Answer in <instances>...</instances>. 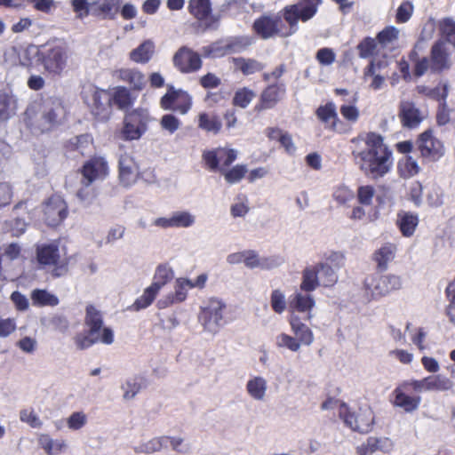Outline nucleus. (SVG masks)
<instances>
[{"label":"nucleus","mask_w":455,"mask_h":455,"mask_svg":"<svg viewBox=\"0 0 455 455\" xmlns=\"http://www.w3.org/2000/svg\"><path fill=\"white\" fill-rule=\"evenodd\" d=\"M247 172V168L245 165L237 164L234 168L229 171L224 170L221 173L224 175L225 180L228 183H236L240 181Z\"/></svg>","instance_id":"nucleus-59"},{"label":"nucleus","mask_w":455,"mask_h":455,"mask_svg":"<svg viewBox=\"0 0 455 455\" xmlns=\"http://www.w3.org/2000/svg\"><path fill=\"white\" fill-rule=\"evenodd\" d=\"M160 126L164 131L169 134H173L177 132L181 125V122L172 114H165L160 119Z\"/></svg>","instance_id":"nucleus-53"},{"label":"nucleus","mask_w":455,"mask_h":455,"mask_svg":"<svg viewBox=\"0 0 455 455\" xmlns=\"http://www.w3.org/2000/svg\"><path fill=\"white\" fill-rule=\"evenodd\" d=\"M20 419L33 428H41L43 426V421L32 409L21 410L20 411Z\"/></svg>","instance_id":"nucleus-55"},{"label":"nucleus","mask_w":455,"mask_h":455,"mask_svg":"<svg viewBox=\"0 0 455 455\" xmlns=\"http://www.w3.org/2000/svg\"><path fill=\"white\" fill-rule=\"evenodd\" d=\"M67 426L70 430H79L87 424V416L83 411L73 412L67 418Z\"/></svg>","instance_id":"nucleus-56"},{"label":"nucleus","mask_w":455,"mask_h":455,"mask_svg":"<svg viewBox=\"0 0 455 455\" xmlns=\"http://www.w3.org/2000/svg\"><path fill=\"white\" fill-rule=\"evenodd\" d=\"M174 66L182 73L196 72L200 69V56L188 47L183 46L173 56Z\"/></svg>","instance_id":"nucleus-13"},{"label":"nucleus","mask_w":455,"mask_h":455,"mask_svg":"<svg viewBox=\"0 0 455 455\" xmlns=\"http://www.w3.org/2000/svg\"><path fill=\"white\" fill-rule=\"evenodd\" d=\"M399 169L401 175L404 178L412 177L419 172L418 163L411 156H406L404 160L399 163Z\"/></svg>","instance_id":"nucleus-51"},{"label":"nucleus","mask_w":455,"mask_h":455,"mask_svg":"<svg viewBox=\"0 0 455 455\" xmlns=\"http://www.w3.org/2000/svg\"><path fill=\"white\" fill-rule=\"evenodd\" d=\"M37 443L47 455H59L68 449L64 439H53L48 434H39Z\"/></svg>","instance_id":"nucleus-20"},{"label":"nucleus","mask_w":455,"mask_h":455,"mask_svg":"<svg viewBox=\"0 0 455 455\" xmlns=\"http://www.w3.org/2000/svg\"><path fill=\"white\" fill-rule=\"evenodd\" d=\"M440 31L443 37L455 46V22L451 19H444L440 22Z\"/></svg>","instance_id":"nucleus-58"},{"label":"nucleus","mask_w":455,"mask_h":455,"mask_svg":"<svg viewBox=\"0 0 455 455\" xmlns=\"http://www.w3.org/2000/svg\"><path fill=\"white\" fill-rule=\"evenodd\" d=\"M392 443L388 438L369 437L366 443L356 448L359 455H371L377 451H387Z\"/></svg>","instance_id":"nucleus-22"},{"label":"nucleus","mask_w":455,"mask_h":455,"mask_svg":"<svg viewBox=\"0 0 455 455\" xmlns=\"http://www.w3.org/2000/svg\"><path fill=\"white\" fill-rule=\"evenodd\" d=\"M220 120L212 114L202 113L198 117V127L208 132L217 134L221 129Z\"/></svg>","instance_id":"nucleus-39"},{"label":"nucleus","mask_w":455,"mask_h":455,"mask_svg":"<svg viewBox=\"0 0 455 455\" xmlns=\"http://www.w3.org/2000/svg\"><path fill=\"white\" fill-rule=\"evenodd\" d=\"M149 114L147 109L137 108L128 112L124 119L120 136L124 140H139L147 131Z\"/></svg>","instance_id":"nucleus-6"},{"label":"nucleus","mask_w":455,"mask_h":455,"mask_svg":"<svg viewBox=\"0 0 455 455\" xmlns=\"http://www.w3.org/2000/svg\"><path fill=\"white\" fill-rule=\"evenodd\" d=\"M271 307L277 314H282L286 308L285 296L280 290H274L270 298Z\"/></svg>","instance_id":"nucleus-62"},{"label":"nucleus","mask_w":455,"mask_h":455,"mask_svg":"<svg viewBox=\"0 0 455 455\" xmlns=\"http://www.w3.org/2000/svg\"><path fill=\"white\" fill-rule=\"evenodd\" d=\"M172 218L173 228H188L196 223V216L188 211L174 212Z\"/></svg>","instance_id":"nucleus-43"},{"label":"nucleus","mask_w":455,"mask_h":455,"mask_svg":"<svg viewBox=\"0 0 455 455\" xmlns=\"http://www.w3.org/2000/svg\"><path fill=\"white\" fill-rule=\"evenodd\" d=\"M154 52L153 42L147 40L130 52V59L137 63H146Z\"/></svg>","instance_id":"nucleus-34"},{"label":"nucleus","mask_w":455,"mask_h":455,"mask_svg":"<svg viewBox=\"0 0 455 455\" xmlns=\"http://www.w3.org/2000/svg\"><path fill=\"white\" fill-rule=\"evenodd\" d=\"M286 94V87L283 83H275L267 86L259 96V101L255 106L256 111H263L274 108L283 100Z\"/></svg>","instance_id":"nucleus-10"},{"label":"nucleus","mask_w":455,"mask_h":455,"mask_svg":"<svg viewBox=\"0 0 455 455\" xmlns=\"http://www.w3.org/2000/svg\"><path fill=\"white\" fill-rule=\"evenodd\" d=\"M412 388L417 392L422 391H446L452 387L450 379L443 375H435L425 378L421 380H414L411 383Z\"/></svg>","instance_id":"nucleus-17"},{"label":"nucleus","mask_w":455,"mask_h":455,"mask_svg":"<svg viewBox=\"0 0 455 455\" xmlns=\"http://www.w3.org/2000/svg\"><path fill=\"white\" fill-rule=\"evenodd\" d=\"M82 187L77 190L76 196L85 205H90L96 198V191L92 184H87L86 180H81Z\"/></svg>","instance_id":"nucleus-48"},{"label":"nucleus","mask_w":455,"mask_h":455,"mask_svg":"<svg viewBox=\"0 0 455 455\" xmlns=\"http://www.w3.org/2000/svg\"><path fill=\"white\" fill-rule=\"evenodd\" d=\"M399 116L403 126L416 128L423 120V116L413 103L403 101L400 105Z\"/></svg>","instance_id":"nucleus-19"},{"label":"nucleus","mask_w":455,"mask_h":455,"mask_svg":"<svg viewBox=\"0 0 455 455\" xmlns=\"http://www.w3.org/2000/svg\"><path fill=\"white\" fill-rule=\"evenodd\" d=\"M316 116L327 127L335 128L338 115L334 103L329 102L324 106L319 107L316 110Z\"/></svg>","instance_id":"nucleus-35"},{"label":"nucleus","mask_w":455,"mask_h":455,"mask_svg":"<svg viewBox=\"0 0 455 455\" xmlns=\"http://www.w3.org/2000/svg\"><path fill=\"white\" fill-rule=\"evenodd\" d=\"M108 164L103 158H93L84 165L82 179L86 180L87 184H92L93 181L104 179L108 175Z\"/></svg>","instance_id":"nucleus-18"},{"label":"nucleus","mask_w":455,"mask_h":455,"mask_svg":"<svg viewBox=\"0 0 455 455\" xmlns=\"http://www.w3.org/2000/svg\"><path fill=\"white\" fill-rule=\"evenodd\" d=\"M114 76L119 80L129 83L136 90H141L146 84L144 75L137 69L121 68L115 71Z\"/></svg>","instance_id":"nucleus-23"},{"label":"nucleus","mask_w":455,"mask_h":455,"mask_svg":"<svg viewBox=\"0 0 455 455\" xmlns=\"http://www.w3.org/2000/svg\"><path fill=\"white\" fill-rule=\"evenodd\" d=\"M275 344L278 347H285L292 352H297L300 348V343L295 337L286 333H281L275 338Z\"/></svg>","instance_id":"nucleus-52"},{"label":"nucleus","mask_w":455,"mask_h":455,"mask_svg":"<svg viewBox=\"0 0 455 455\" xmlns=\"http://www.w3.org/2000/svg\"><path fill=\"white\" fill-rule=\"evenodd\" d=\"M377 43L371 37L364 38L358 45L357 50L361 58L366 59L371 57L375 51Z\"/></svg>","instance_id":"nucleus-63"},{"label":"nucleus","mask_w":455,"mask_h":455,"mask_svg":"<svg viewBox=\"0 0 455 455\" xmlns=\"http://www.w3.org/2000/svg\"><path fill=\"white\" fill-rule=\"evenodd\" d=\"M188 9L198 20L208 18L212 11L210 0H190Z\"/></svg>","instance_id":"nucleus-42"},{"label":"nucleus","mask_w":455,"mask_h":455,"mask_svg":"<svg viewBox=\"0 0 455 455\" xmlns=\"http://www.w3.org/2000/svg\"><path fill=\"white\" fill-rule=\"evenodd\" d=\"M402 286L403 280L401 276L393 274L386 275L379 274L370 275L364 279L363 283L364 292L371 299L386 296L394 291L401 289Z\"/></svg>","instance_id":"nucleus-5"},{"label":"nucleus","mask_w":455,"mask_h":455,"mask_svg":"<svg viewBox=\"0 0 455 455\" xmlns=\"http://www.w3.org/2000/svg\"><path fill=\"white\" fill-rule=\"evenodd\" d=\"M364 148L354 149L352 154L355 163L366 175L379 178L387 173L391 168L392 152L383 142V138L370 132L364 140Z\"/></svg>","instance_id":"nucleus-2"},{"label":"nucleus","mask_w":455,"mask_h":455,"mask_svg":"<svg viewBox=\"0 0 455 455\" xmlns=\"http://www.w3.org/2000/svg\"><path fill=\"white\" fill-rule=\"evenodd\" d=\"M168 435H162L151 438L147 442H142L133 447L135 453L150 455L161 451L167 447Z\"/></svg>","instance_id":"nucleus-24"},{"label":"nucleus","mask_w":455,"mask_h":455,"mask_svg":"<svg viewBox=\"0 0 455 455\" xmlns=\"http://www.w3.org/2000/svg\"><path fill=\"white\" fill-rule=\"evenodd\" d=\"M395 404L403 408L405 411H412L416 410L419 404L420 398L419 397H412L406 394H404L399 388L395 390Z\"/></svg>","instance_id":"nucleus-40"},{"label":"nucleus","mask_w":455,"mask_h":455,"mask_svg":"<svg viewBox=\"0 0 455 455\" xmlns=\"http://www.w3.org/2000/svg\"><path fill=\"white\" fill-rule=\"evenodd\" d=\"M233 62L235 68L239 69L245 76L259 72L265 68L263 63L254 59L234 58Z\"/></svg>","instance_id":"nucleus-32"},{"label":"nucleus","mask_w":455,"mask_h":455,"mask_svg":"<svg viewBox=\"0 0 455 455\" xmlns=\"http://www.w3.org/2000/svg\"><path fill=\"white\" fill-rule=\"evenodd\" d=\"M256 97V93L246 87L238 90L233 98L234 105L245 108L251 100Z\"/></svg>","instance_id":"nucleus-49"},{"label":"nucleus","mask_w":455,"mask_h":455,"mask_svg":"<svg viewBox=\"0 0 455 455\" xmlns=\"http://www.w3.org/2000/svg\"><path fill=\"white\" fill-rule=\"evenodd\" d=\"M31 299L33 305L39 307H54L59 304V299L54 294L50 293L46 290L41 289H35L32 291Z\"/></svg>","instance_id":"nucleus-37"},{"label":"nucleus","mask_w":455,"mask_h":455,"mask_svg":"<svg viewBox=\"0 0 455 455\" xmlns=\"http://www.w3.org/2000/svg\"><path fill=\"white\" fill-rule=\"evenodd\" d=\"M229 52L232 53L240 52L244 51L248 46L252 44V40L249 36H238L228 39Z\"/></svg>","instance_id":"nucleus-57"},{"label":"nucleus","mask_w":455,"mask_h":455,"mask_svg":"<svg viewBox=\"0 0 455 455\" xmlns=\"http://www.w3.org/2000/svg\"><path fill=\"white\" fill-rule=\"evenodd\" d=\"M332 197L339 205H345L354 198V193L347 187L340 185L334 188Z\"/></svg>","instance_id":"nucleus-54"},{"label":"nucleus","mask_w":455,"mask_h":455,"mask_svg":"<svg viewBox=\"0 0 455 455\" xmlns=\"http://www.w3.org/2000/svg\"><path fill=\"white\" fill-rule=\"evenodd\" d=\"M396 251L395 245L387 243L382 246L375 252V260L378 266L381 268H386L388 262L392 261L395 258Z\"/></svg>","instance_id":"nucleus-44"},{"label":"nucleus","mask_w":455,"mask_h":455,"mask_svg":"<svg viewBox=\"0 0 455 455\" xmlns=\"http://www.w3.org/2000/svg\"><path fill=\"white\" fill-rule=\"evenodd\" d=\"M325 260L324 263H328L337 270L345 265V254L342 251H331L325 254Z\"/></svg>","instance_id":"nucleus-64"},{"label":"nucleus","mask_w":455,"mask_h":455,"mask_svg":"<svg viewBox=\"0 0 455 455\" xmlns=\"http://www.w3.org/2000/svg\"><path fill=\"white\" fill-rule=\"evenodd\" d=\"M111 102L120 109H127L134 101L130 91L123 86H118L110 92Z\"/></svg>","instance_id":"nucleus-31"},{"label":"nucleus","mask_w":455,"mask_h":455,"mask_svg":"<svg viewBox=\"0 0 455 455\" xmlns=\"http://www.w3.org/2000/svg\"><path fill=\"white\" fill-rule=\"evenodd\" d=\"M373 422V411L370 408H360L358 411V420L356 425H353V430L360 433H368Z\"/></svg>","instance_id":"nucleus-36"},{"label":"nucleus","mask_w":455,"mask_h":455,"mask_svg":"<svg viewBox=\"0 0 455 455\" xmlns=\"http://www.w3.org/2000/svg\"><path fill=\"white\" fill-rule=\"evenodd\" d=\"M291 307L299 312H307V319L312 317L310 310L315 306V300L313 297L307 293L295 292L291 299Z\"/></svg>","instance_id":"nucleus-30"},{"label":"nucleus","mask_w":455,"mask_h":455,"mask_svg":"<svg viewBox=\"0 0 455 455\" xmlns=\"http://www.w3.org/2000/svg\"><path fill=\"white\" fill-rule=\"evenodd\" d=\"M431 68L435 71L449 68L451 66L449 53L443 42H437L433 45L431 51Z\"/></svg>","instance_id":"nucleus-21"},{"label":"nucleus","mask_w":455,"mask_h":455,"mask_svg":"<svg viewBox=\"0 0 455 455\" xmlns=\"http://www.w3.org/2000/svg\"><path fill=\"white\" fill-rule=\"evenodd\" d=\"M85 323L89 327L91 336L100 334L103 324L102 315L93 306L86 307Z\"/></svg>","instance_id":"nucleus-33"},{"label":"nucleus","mask_w":455,"mask_h":455,"mask_svg":"<svg viewBox=\"0 0 455 455\" xmlns=\"http://www.w3.org/2000/svg\"><path fill=\"white\" fill-rule=\"evenodd\" d=\"M320 285L317 270L315 266L306 267L302 273V282L300 290L309 292L316 289Z\"/></svg>","instance_id":"nucleus-38"},{"label":"nucleus","mask_w":455,"mask_h":455,"mask_svg":"<svg viewBox=\"0 0 455 455\" xmlns=\"http://www.w3.org/2000/svg\"><path fill=\"white\" fill-rule=\"evenodd\" d=\"M175 291L173 292L174 298L176 300L182 302L187 298V293L189 289H191V280L186 278H179L176 280Z\"/></svg>","instance_id":"nucleus-61"},{"label":"nucleus","mask_w":455,"mask_h":455,"mask_svg":"<svg viewBox=\"0 0 455 455\" xmlns=\"http://www.w3.org/2000/svg\"><path fill=\"white\" fill-rule=\"evenodd\" d=\"M399 30L395 27H387L379 33L378 43L382 47L392 46L398 39Z\"/></svg>","instance_id":"nucleus-47"},{"label":"nucleus","mask_w":455,"mask_h":455,"mask_svg":"<svg viewBox=\"0 0 455 455\" xmlns=\"http://www.w3.org/2000/svg\"><path fill=\"white\" fill-rule=\"evenodd\" d=\"M417 146L422 157L431 161L439 159L444 152L442 142L432 135L430 130L419 135L417 140Z\"/></svg>","instance_id":"nucleus-11"},{"label":"nucleus","mask_w":455,"mask_h":455,"mask_svg":"<svg viewBox=\"0 0 455 455\" xmlns=\"http://www.w3.org/2000/svg\"><path fill=\"white\" fill-rule=\"evenodd\" d=\"M111 94L105 90H95L90 103L92 113L100 121H106L111 115Z\"/></svg>","instance_id":"nucleus-15"},{"label":"nucleus","mask_w":455,"mask_h":455,"mask_svg":"<svg viewBox=\"0 0 455 455\" xmlns=\"http://www.w3.org/2000/svg\"><path fill=\"white\" fill-rule=\"evenodd\" d=\"M15 100L6 92H0V122L5 121L14 114Z\"/></svg>","instance_id":"nucleus-45"},{"label":"nucleus","mask_w":455,"mask_h":455,"mask_svg":"<svg viewBox=\"0 0 455 455\" xmlns=\"http://www.w3.org/2000/svg\"><path fill=\"white\" fill-rule=\"evenodd\" d=\"M173 276L172 270L167 266H159L156 268V274L154 275V282L152 284H156L157 286V290H161V288L170 280H172Z\"/></svg>","instance_id":"nucleus-50"},{"label":"nucleus","mask_w":455,"mask_h":455,"mask_svg":"<svg viewBox=\"0 0 455 455\" xmlns=\"http://www.w3.org/2000/svg\"><path fill=\"white\" fill-rule=\"evenodd\" d=\"M140 176L139 164L134 158L128 155L123 154L118 161V179L124 187L133 185Z\"/></svg>","instance_id":"nucleus-12"},{"label":"nucleus","mask_w":455,"mask_h":455,"mask_svg":"<svg viewBox=\"0 0 455 455\" xmlns=\"http://www.w3.org/2000/svg\"><path fill=\"white\" fill-rule=\"evenodd\" d=\"M290 324L300 346H309L313 343L314 335L312 331L305 323H301L298 317H291Z\"/></svg>","instance_id":"nucleus-27"},{"label":"nucleus","mask_w":455,"mask_h":455,"mask_svg":"<svg viewBox=\"0 0 455 455\" xmlns=\"http://www.w3.org/2000/svg\"><path fill=\"white\" fill-rule=\"evenodd\" d=\"M23 57L27 60L23 65L28 66L33 59H36V61L43 65L44 71L52 75H60L68 66L69 51L66 43L53 41L40 47L28 46Z\"/></svg>","instance_id":"nucleus-3"},{"label":"nucleus","mask_w":455,"mask_h":455,"mask_svg":"<svg viewBox=\"0 0 455 455\" xmlns=\"http://www.w3.org/2000/svg\"><path fill=\"white\" fill-rule=\"evenodd\" d=\"M226 305L221 300L212 298L207 306L203 308L199 321L205 331L216 333L224 325V312Z\"/></svg>","instance_id":"nucleus-8"},{"label":"nucleus","mask_w":455,"mask_h":455,"mask_svg":"<svg viewBox=\"0 0 455 455\" xmlns=\"http://www.w3.org/2000/svg\"><path fill=\"white\" fill-rule=\"evenodd\" d=\"M158 292L159 290H157V286L156 284H151L144 291L143 294L136 299L133 307L136 310L148 307L154 301Z\"/></svg>","instance_id":"nucleus-46"},{"label":"nucleus","mask_w":455,"mask_h":455,"mask_svg":"<svg viewBox=\"0 0 455 455\" xmlns=\"http://www.w3.org/2000/svg\"><path fill=\"white\" fill-rule=\"evenodd\" d=\"M396 224L403 235L410 237L419 224V219L416 214L408 212H401L397 214Z\"/></svg>","instance_id":"nucleus-26"},{"label":"nucleus","mask_w":455,"mask_h":455,"mask_svg":"<svg viewBox=\"0 0 455 455\" xmlns=\"http://www.w3.org/2000/svg\"><path fill=\"white\" fill-rule=\"evenodd\" d=\"M236 158V151L234 149H227L220 148L219 156V170L224 172Z\"/></svg>","instance_id":"nucleus-60"},{"label":"nucleus","mask_w":455,"mask_h":455,"mask_svg":"<svg viewBox=\"0 0 455 455\" xmlns=\"http://www.w3.org/2000/svg\"><path fill=\"white\" fill-rule=\"evenodd\" d=\"M45 222L48 226L55 227L67 217V205L60 196H52L44 208Z\"/></svg>","instance_id":"nucleus-16"},{"label":"nucleus","mask_w":455,"mask_h":455,"mask_svg":"<svg viewBox=\"0 0 455 455\" xmlns=\"http://www.w3.org/2000/svg\"><path fill=\"white\" fill-rule=\"evenodd\" d=\"M228 40L215 42L210 45L202 48L203 55L209 58H220L228 54H231L228 48Z\"/></svg>","instance_id":"nucleus-41"},{"label":"nucleus","mask_w":455,"mask_h":455,"mask_svg":"<svg viewBox=\"0 0 455 455\" xmlns=\"http://www.w3.org/2000/svg\"><path fill=\"white\" fill-rule=\"evenodd\" d=\"M64 115L61 101L57 98H47L37 105L31 124L41 132H49L60 124Z\"/></svg>","instance_id":"nucleus-4"},{"label":"nucleus","mask_w":455,"mask_h":455,"mask_svg":"<svg viewBox=\"0 0 455 455\" xmlns=\"http://www.w3.org/2000/svg\"><path fill=\"white\" fill-rule=\"evenodd\" d=\"M147 387V379L141 375H136L126 379L121 386L124 391L123 398L126 401L133 399L142 388Z\"/></svg>","instance_id":"nucleus-25"},{"label":"nucleus","mask_w":455,"mask_h":455,"mask_svg":"<svg viewBox=\"0 0 455 455\" xmlns=\"http://www.w3.org/2000/svg\"><path fill=\"white\" fill-rule=\"evenodd\" d=\"M317 270L320 285L324 287H331L338 281L337 270H335L328 263H318L315 265Z\"/></svg>","instance_id":"nucleus-29"},{"label":"nucleus","mask_w":455,"mask_h":455,"mask_svg":"<svg viewBox=\"0 0 455 455\" xmlns=\"http://www.w3.org/2000/svg\"><path fill=\"white\" fill-rule=\"evenodd\" d=\"M243 263L250 269L259 268L262 270H270L283 265L284 259L278 255L262 257L255 251L247 250L245 251Z\"/></svg>","instance_id":"nucleus-14"},{"label":"nucleus","mask_w":455,"mask_h":455,"mask_svg":"<svg viewBox=\"0 0 455 455\" xmlns=\"http://www.w3.org/2000/svg\"><path fill=\"white\" fill-rule=\"evenodd\" d=\"M322 0H300L285 6L282 15H264L253 23V30L262 39L274 36L287 37L298 29V21H307L315 14Z\"/></svg>","instance_id":"nucleus-1"},{"label":"nucleus","mask_w":455,"mask_h":455,"mask_svg":"<svg viewBox=\"0 0 455 455\" xmlns=\"http://www.w3.org/2000/svg\"><path fill=\"white\" fill-rule=\"evenodd\" d=\"M36 258L40 265L52 267V275L54 277L62 276L68 272V260L60 255V249L55 243L37 246Z\"/></svg>","instance_id":"nucleus-7"},{"label":"nucleus","mask_w":455,"mask_h":455,"mask_svg":"<svg viewBox=\"0 0 455 455\" xmlns=\"http://www.w3.org/2000/svg\"><path fill=\"white\" fill-rule=\"evenodd\" d=\"M160 106L165 110H174L186 114L191 108V98L181 91L171 88L161 99Z\"/></svg>","instance_id":"nucleus-9"},{"label":"nucleus","mask_w":455,"mask_h":455,"mask_svg":"<svg viewBox=\"0 0 455 455\" xmlns=\"http://www.w3.org/2000/svg\"><path fill=\"white\" fill-rule=\"evenodd\" d=\"M267 389V382L261 376H255L250 379L246 383V391L248 395L256 401H263Z\"/></svg>","instance_id":"nucleus-28"}]
</instances>
